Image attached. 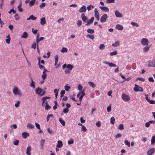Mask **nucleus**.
I'll list each match as a JSON object with an SVG mask.
<instances>
[{
    "mask_svg": "<svg viewBox=\"0 0 155 155\" xmlns=\"http://www.w3.org/2000/svg\"><path fill=\"white\" fill-rule=\"evenodd\" d=\"M35 92L36 94L41 96L44 95L45 93V91L40 87H38L36 88L35 90Z\"/></svg>",
    "mask_w": 155,
    "mask_h": 155,
    "instance_id": "1",
    "label": "nucleus"
},
{
    "mask_svg": "<svg viewBox=\"0 0 155 155\" xmlns=\"http://www.w3.org/2000/svg\"><path fill=\"white\" fill-rule=\"evenodd\" d=\"M13 92L15 95L21 96L22 94L21 92L19 90L17 87H15L13 90Z\"/></svg>",
    "mask_w": 155,
    "mask_h": 155,
    "instance_id": "2",
    "label": "nucleus"
},
{
    "mask_svg": "<svg viewBox=\"0 0 155 155\" xmlns=\"http://www.w3.org/2000/svg\"><path fill=\"white\" fill-rule=\"evenodd\" d=\"M135 87L134 88V90L135 92L140 91L142 92L143 90L142 87L139 85L135 84Z\"/></svg>",
    "mask_w": 155,
    "mask_h": 155,
    "instance_id": "3",
    "label": "nucleus"
},
{
    "mask_svg": "<svg viewBox=\"0 0 155 155\" xmlns=\"http://www.w3.org/2000/svg\"><path fill=\"white\" fill-rule=\"evenodd\" d=\"M121 98L124 101H127L130 100V97L127 95L123 94L121 95Z\"/></svg>",
    "mask_w": 155,
    "mask_h": 155,
    "instance_id": "4",
    "label": "nucleus"
},
{
    "mask_svg": "<svg viewBox=\"0 0 155 155\" xmlns=\"http://www.w3.org/2000/svg\"><path fill=\"white\" fill-rule=\"evenodd\" d=\"M108 16L106 14H104L101 17L100 19V21L101 23L105 22Z\"/></svg>",
    "mask_w": 155,
    "mask_h": 155,
    "instance_id": "5",
    "label": "nucleus"
},
{
    "mask_svg": "<svg viewBox=\"0 0 155 155\" xmlns=\"http://www.w3.org/2000/svg\"><path fill=\"white\" fill-rule=\"evenodd\" d=\"M149 43L148 40L146 38H143L141 40V43L143 45H148Z\"/></svg>",
    "mask_w": 155,
    "mask_h": 155,
    "instance_id": "6",
    "label": "nucleus"
},
{
    "mask_svg": "<svg viewBox=\"0 0 155 155\" xmlns=\"http://www.w3.org/2000/svg\"><path fill=\"white\" fill-rule=\"evenodd\" d=\"M87 10V8L85 5H83L80 8L79 11L80 13L85 12Z\"/></svg>",
    "mask_w": 155,
    "mask_h": 155,
    "instance_id": "7",
    "label": "nucleus"
},
{
    "mask_svg": "<svg viewBox=\"0 0 155 155\" xmlns=\"http://www.w3.org/2000/svg\"><path fill=\"white\" fill-rule=\"evenodd\" d=\"M47 71V70L45 68L43 72V74L41 75V78L44 80H45L47 76L46 72Z\"/></svg>",
    "mask_w": 155,
    "mask_h": 155,
    "instance_id": "8",
    "label": "nucleus"
},
{
    "mask_svg": "<svg viewBox=\"0 0 155 155\" xmlns=\"http://www.w3.org/2000/svg\"><path fill=\"white\" fill-rule=\"evenodd\" d=\"M155 151V148H152L149 150L147 152V154L149 155H152L154 153Z\"/></svg>",
    "mask_w": 155,
    "mask_h": 155,
    "instance_id": "9",
    "label": "nucleus"
},
{
    "mask_svg": "<svg viewBox=\"0 0 155 155\" xmlns=\"http://www.w3.org/2000/svg\"><path fill=\"white\" fill-rule=\"evenodd\" d=\"M81 17L83 21L84 22L86 23L88 18L86 16H85L84 13H83L81 14Z\"/></svg>",
    "mask_w": 155,
    "mask_h": 155,
    "instance_id": "10",
    "label": "nucleus"
},
{
    "mask_svg": "<svg viewBox=\"0 0 155 155\" xmlns=\"http://www.w3.org/2000/svg\"><path fill=\"white\" fill-rule=\"evenodd\" d=\"M100 8L101 10L104 11V12H109V9L106 6H101L100 7Z\"/></svg>",
    "mask_w": 155,
    "mask_h": 155,
    "instance_id": "11",
    "label": "nucleus"
},
{
    "mask_svg": "<svg viewBox=\"0 0 155 155\" xmlns=\"http://www.w3.org/2000/svg\"><path fill=\"white\" fill-rule=\"evenodd\" d=\"M115 14L117 17L120 18L122 17V14L118 11H115Z\"/></svg>",
    "mask_w": 155,
    "mask_h": 155,
    "instance_id": "12",
    "label": "nucleus"
},
{
    "mask_svg": "<svg viewBox=\"0 0 155 155\" xmlns=\"http://www.w3.org/2000/svg\"><path fill=\"white\" fill-rule=\"evenodd\" d=\"M94 17H92L90 19L88 20V21H87L86 23H87L86 25V26H87L88 25H90L94 21Z\"/></svg>",
    "mask_w": 155,
    "mask_h": 155,
    "instance_id": "13",
    "label": "nucleus"
},
{
    "mask_svg": "<svg viewBox=\"0 0 155 155\" xmlns=\"http://www.w3.org/2000/svg\"><path fill=\"white\" fill-rule=\"evenodd\" d=\"M38 3V1L36 0H31L29 2V5L31 6H33L34 5V4L36 3L37 4Z\"/></svg>",
    "mask_w": 155,
    "mask_h": 155,
    "instance_id": "14",
    "label": "nucleus"
},
{
    "mask_svg": "<svg viewBox=\"0 0 155 155\" xmlns=\"http://www.w3.org/2000/svg\"><path fill=\"white\" fill-rule=\"evenodd\" d=\"M28 35L27 32L26 31L23 32L22 33L21 38H26L28 37Z\"/></svg>",
    "mask_w": 155,
    "mask_h": 155,
    "instance_id": "15",
    "label": "nucleus"
},
{
    "mask_svg": "<svg viewBox=\"0 0 155 155\" xmlns=\"http://www.w3.org/2000/svg\"><path fill=\"white\" fill-rule=\"evenodd\" d=\"M40 22L41 25H43L45 24L46 22L45 18V17H43L41 18Z\"/></svg>",
    "mask_w": 155,
    "mask_h": 155,
    "instance_id": "16",
    "label": "nucleus"
},
{
    "mask_svg": "<svg viewBox=\"0 0 155 155\" xmlns=\"http://www.w3.org/2000/svg\"><path fill=\"white\" fill-rule=\"evenodd\" d=\"M31 147L30 146L28 147L26 150V153L27 155H31L30 150H31Z\"/></svg>",
    "mask_w": 155,
    "mask_h": 155,
    "instance_id": "17",
    "label": "nucleus"
},
{
    "mask_svg": "<svg viewBox=\"0 0 155 155\" xmlns=\"http://www.w3.org/2000/svg\"><path fill=\"white\" fill-rule=\"evenodd\" d=\"M31 83H30V86L31 87H32L33 89L35 88V82L33 81L32 79L31 78Z\"/></svg>",
    "mask_w": 155,
    "mask_h": 155,
    "instance_id": "18",
    "label": "nucleus"
},
{
    "mask_svg": "<svg viewBox=\"0 0 155 155\" xmlns=\"http://www.w3.org/2000/svg\"><path fill=\"white\" fill-rule=\"evenodd\" d=\"M22 137L24 138H26L27 137H28L29 136V133L26 132H23L22 134Z\"/></svg>",
    "mask_w": 155,
    "mask_h": 155,
    "instance_id": "19",
    "label": "nucleus"
},
{
    "mask_svg": "<svg viewBox=\"0 0 155 155\" xmlns=\"http://www.w3.org/2000/svg\"><path fill=\"white\" fill-rule=\"evenodd\" d=\"M63 145L62 141L61 140H58V143L57 145V147L58 148H61Z\"/></svg>",
    "mask_w": 155,
    "mask_h": 155,
    "instance_id": "20",
    "label": "nucleus"
},
{
    "mask_svg": "<svg viewBox=\"0 0 155 155\" xmlns=\"http://www.w3.org/2000/svg\"><path fill=\"white\" fill-rule=\"evenodd\" d=\"M45 141V140H41L40 143V146L41 148H43V147Z\"/></svg>",
    "mask_w": 155,
    "mask_h": 155,
    "instance_id": "21",
    "label": "nucleus"
},
{
    "mask_svg": "<svg viewBox=\"0 0 155 155\" xmlns=\"http://www.w3.org/2000/svg\"><path fill=\"white\" fill-rule=\"evenodd\" d=\"M116 28L120 30H122L123 29V27L120 25L118 24L116 26Z\"/></svg>",
    "mask_w": 155,
    "mask_h": 155,
    "instance_id": "22",
    "label": "nucleus"
},
{
    "mask_svg": "<svg viewBox=\"0 0 155 155\" xmlns=\"http://www.w3.org/2000/svg\"><path fill=\"white\" fill-rule=\"evenodd\" d=\"M120 45L119 42L118 41L115 42L114 43H113L112 44V46L114 47H117Z\"/></svg>",
    "mask_w": 155,
    "mask_h": 155,
    "instance_id": "23",
    "label": "nucleus"
},
{
    "mask_svg": "<svg viewBox=\"0 0 155 155\" xmlns=\"http://www.w3.org/2000/svg\"><path fill=\"white\" fill-rule=\"evenodd\" d=\"M37 19L36 17L34 16L33 15H30L28 18L27 19V20H28L30 19L32 20H35Z\"/></svg>",
    "mask_w": 155,
    "mask_h": 155,
    "instance_id": "24",
    "label": "nucleus"
},
{
    "mask_svg": "<svg viewBox=\"0 0 155 155\" xmlns=\"http://www.w3.org/2000/svg\"><path fill=\"white\" fill-rule=\"evenodd\" d=\"M155 65V62L153 61L149 62L148 65V66L149 67H154Z\"/></svg>",
    "mask_w": 155,
    "mask_h": 155,
    "instance_id": "25",
    "label": "nucleus"
},
{
    "mask_svg": "<svg viewBox=\"0 0 155 155\" xmlns=\"http://www.w3.org/2000/svg\"><path fill=\"white\" fill-rule=\"evenodd\" d=\"M59 121L60 122L63 126H65V121L62 119V118H60L59 120Z\"/></svg>",
    "mask_w": 155,
    "mask_h": 155,
    "instance_id": "26",
    "label": "nucleus"
},
{
    "mask_svg": "<svg viewBox=\"0 0 155 155\" xmlns=\"http://www.w3.org/2000/svg\"><path fill=\"white\" fill-rule=\"evenodd\" d=\"M88 84L91 87H92L93 88L95 87L96 86V85L92 82H89Z\"/></svg>",
    "mask_w": 155,
    "mask_h": 155,
    "instance_id": "27",
    "label": "nucleus"
},
{
    "mask_svg": "<svg viewBox=\"0 0 155 155\" xmlns=\"http://www.w3.org/2000/svg\"><path fill=\"white\" fill-rule=\"evenodd\" d=\"M73 67V66L71 64L67 65V68L70 70H72Z\"/></svg>",
    "mask_w": 155,
    "mask_h": 155,
    "instance_id": "28",
    "label": "nucleus"
},
{
    "mask_svg": "<svg viewBox=\"0 0 155 155\" xmlns=\"http://www.w3.org/2000/svg\"><path fill=\"white\" fill-rule=\"evenodd\" d=\"M150 46H147L145 47L143 49V51L145 52H147L149 50Z\"/></svg>",
    "mask_w": 155,
    "mask_h": 155,
    "instance_id": "29",
    "label": "nucleus"
},
{
    "mask_svg": "<svg viewBox=\"0 0 155 155\" xmlns=\"http://www.w3.org/2000/svg\"><path fill=\"white\" fill-rule=\"evenodd\" d=\"M87 32L91 34H93L94 32V30L92 29H88L87 30Z\"/></svg>",
    "mask_w": 155,
    "mask_h": 155,
    "instance_id": "30",
    "label": "nucleus"
},
{
    "mask_svg": "<svg viewBox=\"0 0 155 155\" xmlns=\"http://www.w3.org/2000/svg\"><path fill=\"white\" fill-rule=\"evenodd\" d=\"M155 143V134L152 137L151 140V144H153Z\"/></svg>",
    "mask_w": 155,
    "mask_h": 155,
    "instance_id": "31",
    "label": "nucleus"
},
{
    "mask_svg": "<svg viewBox=\"0 0 155 155\" xmlns=\"http://www.w3.org/2000/svg\"><path fill=\"white\" fill-rule=\"evenodd\" d=\"M99 16V13L98 11L96 8L94 9V16Z\"/></svg>",
    "mask_w": 155,
    "mask_h": 155,
    "instance_id": "32",
    "label": "nucleus"
},
{
    "mask_svg": "<svg viewBox=\"0 0 155 155\" xmlns=\"http://www.w3.org/2000/svg\"><path fill=\"white\" fill-rule=\"evenodd\" d=\"M110 123L112 124H114V121H115L114 118L113 117H111L110 118Z\"/></svg>",
    "mask_w": 155,
    "mask_h": 155,
    "instance_id": "33",
    "label": "nucleus"
},
{
    "mask_svg": "<svg viewBox=\"0 0 155 155\" xmlns=\"http://www.w3.org/2000/svg\"><path fill=\"white\" fill-rule=\"evenodd\" d=\"M18 10L19 12H22L23 11V9L21 7V4H20L18 6Z\"/></svg>",
    "mask_w": 155,
    "mask_h": 155,
    "instance_id": "34",
    "label": "nucleus"
},
{
    "mask_svg": "<svg viewBox=\"0 0 155 155\" xmlns=\"http://www.w3.org/2000/svg\"><path fill=\"white\" fill-rule=\"evenodd\" d=\"M68 50V49L67 48L65 47H63L61 51V53H64L67 52Z\"/></svg>",
    "mask_w": 155,
    "mask_h": 155,
    "instance_id": "35",
    "label": "nucleus"
},
{
    "mask_svg": "<svg viewBox=\"0 0 155 155\" xmlns=\"http://www.w3.org/2000/svg\"><path fill=\"white\" fill-rule=\"evenodd\" d=\"M27 126V127H28L30 129H32L35 127L34 125L31 124H28Z\"/></svg>",
    "mask_w": 155,
    "mask_h": 155,
    "instance_id": "36",
    "label": "nucleus"
},
{
    "mask_svg": "<svg viewBox=\"0 0 155 155\" xmlns=\"http://www.w3.org/2000/svg\"><path fill=\"white\" fill-rule=\"evenodd\" d=\"M53 117V115L52 114H48L46 120L47 121H48L50 119V117Z\"/></svg>",
    "mask_w": 155,
    "mask_h": 155,
    "instance_id": "37",
    "label": "nucleus"
},
{
    "mask_svg": "<svg viewBox=\"0 0 155 155\" xmlns=\"http://www.w3.org/2000/svg\"><path fill=\"white\" fill-rule=\"evenodd\" d=\"M44 39V38L43 37H41L40 38H37L36 39V42L38 43L40 41L43 40Z\"/></svg>",
    "mask_w": 155,
    "mask_h": 155,
    "instance_id": "38",
    "label": "nucleus"
},
{
    "mask_svg": "<svg viewBox=\"0 0 155 155\" xmlns=\"http://www.w3.org/2000/svg\"><path fill=\"white\" fill-rule=\"evenodd\" d=\"M85 90H83L81 91V94L80 97L83 98L84 96L85 95V93H84Z\"/></svg>",
    "mask_w": 155,
    "mask_h": 155,
    "instance_id": "39",
    "label": "nucleus"
},
{
    "mask_svg": "<svg viewBox=\"0 0 155 155\" xmlns=\"http://www.w3.org/2000/svg\"><path fill=\"white\" fill-rule=\"evenodd\" d=\"M94 7V6L92 5H88L87 7V8L88 11H90L91 10V8H93Z\"/></svg>",
    "mask_w": 155,
    "mask_h": 155,
    "instance_id": "40",
    "label": "nucleus"
},
{
    "mask_svg": "<svg viewBox=\"0 0 155 155\" xmlns=\"http://www.w3.org/2000/svg\"><path fill=\"white\" fill-rule=\"evenodd\" d=\"M19 141L18 140H15L13 141V144L15 145H18V144Z\"/></svg>",
    "mask_w": 155,
    "mask_h": 155,
    "instance_id": "41",
    "label": "nucleus"
},
{
    "mask_svg": "<svg viewBox=\"0 0 155 155\" xmlns=\"http://www.w3.org/2000/svg\"><path fill=\"white\" fill-rule=\"evenodd\" d=\"M87 37H89L92 40H93L94 39V36L93 35L88 34L87 35Z\"/></svg>",
    "mask_w": 155,
    "mask_h": 155,
    "instance_id": "42",
    "label": "nucleus"
},
{
    "mask_svg": "<svg viewBox=\"0 0 155 155\" xmlns=\"http://www.w3.org/2000/svg\"><path fill=\"white\" fill-rule=\"evenodd\" d=\"M6 38L7 39H6V42L7 43L9 44L10 43V35L9 34L6 37Z\"/></svg>",
    "mask_w": 155,
    "mask_h": 155,
    "instance_id": "43",
    "label": "nucleus"
},
{
    "mask_svg": "<svg viewBox=\"0 0 155 155\" xmlns=\"http://www.w3.org/2000/svg\"><path fill=\"white\" fill-rule=\"evenodd\" d=\"M124 143L128 147H130V143L127 140H125L124 141Z\"/></svg>",
    "mask_w": 155,
    "mask_h": 155,
    "instance_id": "44",
    "label": "nucleus"
},
{
    "mask_svg": "<svg viewBox=\"0 0 155 155\" xmlns=\"http://www.w3.org/2000/svg\"><path fill=\"white\" fill-rule=\"evenodd\" d=\"M14 17L15 20H18L19 18V16L18 15V14H15L14 15Z\"/></svg>",
    "mask_w": 155,
    "mask_h": 155,
    "instance_id": "45",
    "label": "nucleus"
},
{
    "mask_svg": "<svg viewBox=\"0 0 155 155\" xmlns=\"http://www.w3.org/2000/svg\"><path fill=\"white\" fill-rule=\"evenodd\" d=\"M108 65L110 67H116L117 66V65L116 64H114L112 62H109Z\"/></svg>",
    "mask_w": 155,
    "mask_h": 155,
    "instance_id": "46",
    "label": "nucleus"
},
{
    "mask_svg": "<svg viewBox=\"0 0 155 155\" xmlns=\"http://www.w3.org/2000/svg\"><path fill=\"white\" fill-rule=\"evenodd\" d=\"M118 129L120 130H122L124 129V125L123 124H120L118 127Z\"/></svg>",
    "mask_w": 155,
    "mask_h": 155,
    "instance_id": "47",
    "label": "nucleus"
},
{
    "mask_svg": "<svg viewBox=\"0 0 155 155\" xmlns=\"http://www.w3.org/2000/svg\"><path fill=\"white\" fill-rule=\"evenodd\" d=\"M69 111V109L68 108H64L63 110V112L64 113L66 114Z\"/></svg>",
    "mask_w": 155,
    "mask_h": 155,
    "instance_id": "48",
    "label": "nucleus"
},
{
    "mask_svg": "<svg viewBox=\"0 0 155 155\" xmlns=\"http://www.w3.org/2000/svg\"><path fill=\"white\" fill-rule=\"evenodd\" d=\"M131 24L133 26H136V27H138L139 26V25L137 23H136L134 22H131Z\"/></svg>",
    "mask_w": 155,
    "mask_h": 155,
    "instance_id": "49",
    "label": "nucleus"
},
{
    "mask_svg": "<svg viewBox=\"0 0 155 155\" xmlns=\"http://www.w3.org/2000/svg\"><path fill=\"white\" fill-rule=\"evenodd\" d=\"M82 24V22L81 20H78L77 21V25L80 26H81Z\"/></svg>",
    "mask_w": 155,
    "mask_h": 155,
    "instance_id": "50",
    "label": "nucleus"
},
{
    "mask_svg": "<svg viewBox=\"0 0 155 155\" xmlns=\"http://www.w3.org/2000/svg\"><path fill=\"white\" fill-rule=\"evenodd\" d=\"M71 88V87L67 85H65L64 86V89L66 91H68L69 89Z\"/></svg>",
    "mask_w": 155,
    "mask_h": 155,
    "instance_id": "51",
    "label": "nucleus"
},
{
    "mask_svg": "<svg viewBox=\"0 0 155 155\" xmlns=\"http://www.w3.org/2000/svg\"><path fill=\"white\" fill-rule=\"evenodd\" d=\"M117 53V51H114L113 52H111L110 53V54L111 56H113L116 54Z\"/></svg>",
    "mask_w": 155,
    "mask_h": 155,
    "instance_id": "52",
    "label": "nucleus"
},
{
    "mask_svg": "<svg viewBox=\"0 0 155 155\" xmlns=\"http://www.w3.org/2000/svg\"><path fill=\"white\" fill-rule=\"evenodd\" d=\"M20 101H18L15 104V106L16 107H18L20 105Z\"/></svg>",
    "mask_w": 155,
    "mask_h": 155,
    "instance_id": "53",
    "label": "nucleus"
},
{
    "mask_svg": "<svg viewBox=\"0 0 155 155\" xmlns=\"http://www.w3.org/2000/svg\"><path fill=\"white\" fill-rule=\"evenodd\" d=\"M36 43L35 42H34L33 43V44L31 46V48L34 49H35L36 48Z\"/></svg>",
    "mask_w": 155,
    "mask_h": 155,
    "instance_id": "54",
    "label": "nucleus"
},
{
    "mask_svg": "<svg viewBox=\"0 0 155 155\" xmlns=\"http://www.w3.org/2000/svg\"><path fill=\"white\" fill-rule=\"evenodd\" d=\"M74 140L73 139H71L68 141V143L69 145L73 144L74 143Z\"/></svg>",
    "mask_w": 155,
    "mask_h": 155,
    "instance_id": "55",
    "label": "nucleus"
},
{
    "mask_svg": "<svg viewBox=\"0 0 155 155\" xmlns=\"http://www.w3.org/2000/svg\"><path fill=\"white\" fill-rule=\"evenodd\" d=\"M46 4L44 2L42 3L40 5L39 7L41 8H43L45 7V6Z\"/></svg>",
    "mask_w": 155,
    "mask_h": 155,
    "instance_id": "56",
    "label": "nucleus"
},
{
    "mask_svg": "<svg viewBox=\"0 0 155 155\" xmlns=\"http://www.w3.org/2000/svg\"><path fill=\"white\" fill-rule=\"evenodd\" d=\"M32 31L34 34H36L37 33L38 30L37 29L34 30V28L32 29Z\"/></svg>",
    "mask_w": 155,
    "mask_h": 155,
    "instance_id": "57",
    "label": "nucleus"
},
{
    "mask_svg": "<svg viewBox=\"0 0 155 155\" xmlns=\"http://www.w3.org/2000/svg\"><path fill=\"white\" fill-rule=\"evenodd\" d=\"M51 108V107L49 105H45V109L46 110H48L50 109Z\"/></svg>",
    "mask_w": 155,
    "mask_h": 155,
    "instance_id": "58",
    "label": "nucleus"
},
{
    "mask_svg": "<svg viewBox=\"0 0 155 155\" xmlns=\"http://www.w3.org/2000/svg\"><path fill=\"white\" fill-rule=\"evenodd\" d=\"M148 102L151 104H155V101L154 100H150Z\"/></svg>",
    "mask_w": 155,
    "mask_h": 155,
    "instance_id": "59",
    "label": "nucleus"
},
{
    "mask_svg": "<svg viewBox=\"0 0 155 155\" xmlns=\"http://www.w3.org/2000/svg\"><path fill=\"white\" fill-rule=\"evenodd\" d=\"M111 109V105H110L107 108V110L108 112H110Z\"/></svg>",
    "mask_w": 155,
    "mask_h": 155,
    "instance_id": "60",
    "label": "nucleus"
},
{
    "mask_svg": "<svg viewBox=\"0 0 155 155\" xmlns=\"http://www.w3.org/2000/svg\"><path fill=\"white\" fill-rule=\"evenodd\" d=\"M55 105L53 107V109L54 110H55L57 108V103L56 101H55Z\"/></svg>",
    "mask_w": 155,
    "mask_h": 155,
    "instance_id": "61",
    "label": "nucleus"
},
{
    "mask_svg": "<svg viewBox=\"0 0 155 155\" xmlns=\"http://www.w3.org/2000/svg\"><path fill=\"white\" fill-rule=\"evenodd\" d=\"M96 126L98 127H100L101 125V122L100 121H98L97 123H96Z\"/></svg>",
    "mask_w": 155,
    "mask_h": 155,
    "instance_id": "62",
    "label": "nucleus"
},
{
    "mask_svg": "<svg viewBox=\"0 0 155 155\" xmlns=\"http://www.w3.org/2000/svg\"><path fill=\"white\" fill-rule=\"evenodd\" d=\"M105 46L104 44H101L99 47L100 49L102 50L104 48Z\"/></svg>",
    "mask_w": 155,
    "mask_h": 155,
    "instance_id": "63",
    "label": "nucleus"
},
{
    "mask_svg": "<svg viewBox=\"0 0 155 155\" xmlns=\"http://www.w3.org/2000/svg\"><path fill=\"white\" fill-rule=\"evenodd\" d=\"M121 136H122L121 134L120 133H119V134H117L116 135L115 138H118L121 137Z\"/></svg>",
    "mask_w": 155,
    "mask_h": 155,
    "instance_id": "64",
    "label": "nucleus"
}]
</instances>
